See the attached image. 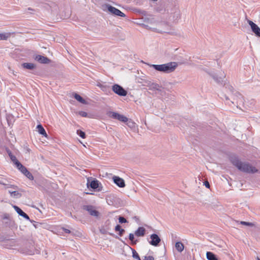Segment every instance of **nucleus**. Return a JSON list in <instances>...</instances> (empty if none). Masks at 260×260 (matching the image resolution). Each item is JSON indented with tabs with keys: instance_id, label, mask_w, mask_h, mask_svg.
Segmentation results:
<instances>
[{
	"instance_id": "b1692460",
	"label": "nucleus",
	"mask_w": 260,
	"mask_h": 260,
	"mask_svg": "<svg viewBox=\"0 0 260 260\" xmlns=\"http://www.w3.org/2000/svg\"><path fill=\"white\" fill-rule=\"evenodd\" d=\"M11 36L10 32L0 34V40H7Z\"/></svg>"
},
{
	"instance_id": "bb28decb",
	"label": "nucleus",
	"mask_w": 260,
	"mask_h": 260,
	"mask_svg": "<svg viewBox=\"0 0 260 260\" xmlns=\"http://www.w3.org/2000/svg\"><path fill=\"white\" fill-rule=\"evenodd\" d=\"M128 238L129 240L131 241L132 244H136L138 242L137 240L135 239L134 235L132 233H130L129 235Z\"/></svg>"
},
{
	"instance_id": "2eb2a0df",
	"label": "nucleus",
	"mask_w": 260,
	"mask_h": 260,
	"mask_svg": "<svg viewBox=\"0 0 260 260\" xmlns=\"http://www.w3.org/2000/svg\"><path fill=\"white\" fill-rule=\"evenodd\" d=\"M211 76L215 81L218 83L223 82L224 78L225 77V75L224 73H223V74L220 77H218L217 75L214 74L212 75Z\"/></svg>"
},
{
	"instance_id": "473e14b6",
	"label": "nucleus",
	"mask_w": 260,
	"mask_h": 260,
	"mask_svg": "<svg viewBox=\"0 0 260 260\" xmlns=\"http://www.w3.org/2000/svg\"><path fill=\"white\" fill-rule=\"evenodd\" d=\"M160 86L158 84H154L153 83L151 85V88L152 89L160 90Z\"/></svg>"
},
{
	"instance_id": "a211bd4d",
	"label": "nucleus",
	"mask_w": 260,
	"mask_h": 260,
	"mask_svg": "<svg viewBox=\"0 0 260 260\" xmlns=\"http://www.w3.org/2000/svg\"><path fill=\"white\" fill-rule=\"evenodd\" d=\"M206 257L208 260H218L216 255L213 252L210 251L207 252Z\"/></svg>"
},
{
	"instance_id": "4c0bfd02",
	"label": "nucleus",
	"mask_w": 260,
	"mask_h": 260,
	"mask_svg": "<svg viewBox=\"0 0 260 260\" xmlns=\"http://www.w3.org/2000/svg\"><path fill=\"white\" fill-rule=\"evenodd\" d=\"M226 88H228L229 91L232 93L234 92V88L230 85H228V86H226Z\"/></svg>"
},
{
	"instance_id": "7ed1b4c3",
	"label": "nucleus",
	"mask_w": 260,
	"mask_h": 260,
	"mask_svg": "<svg viewBox=\"0 0 260 260\" xmlns=\"http://www.w3.org/2000/svg\"><path fill=\"white\" fill-rule=\"evenodd\" d=\"M167 13L170 19L173 21L178 20L180 17V11L179 6L172 4L167 9Z\"/></svg>"
},
{
	"instance_id": "a18cd8bd",
	"label": "nucleus",
	"mask_w": 260,
	"mask_h": 260,
	"mask_svg": "<svg viewBox=\"0 0 260 260\" xmlns=\"http://www.w3.org/2000/svg\"><path fill=\"white\" fill-rule=\"evenodd\" d=\"M104 84H102L101 83H99L97 84V86H99L101 89V87L103 86Z\"/></svg>"
},
{
	"instance_id": "c756f323",
	"label": "nucleus",
	"mask_w": 260,
	"mask_h": 260,
	"mask_svg": "<svg viewBox=\"0 0 260 260\" xmlns=\"http://www.w3.org/2000/svg\"><path fill=\"white\" fill-rule=\"evenodd\" d=\"M77 134L83 139H84L86 137L85 133L81 130H77Z\"/></svg>"
},
{
	"instance_id": "4468645a",
	"label": "nucleus",
	"mask_w": 260,
	"mask_h": 260,
	"mask_svg": "<svg viewBox=\"0 0 260 260\" xmlns=\"http://www.w3.org/2000/svg\"><path fill=\"white\" fill-rule=\"evenodd\" d=\"M154 11L157 13H164L167 11V10H166L164 5L160 4L155 7Z\"/></svg>"
},
{
	"instance_id": "f704fd0d",
	"label": "nucleus",
	"mask_w": 260,
	"mask_h": 260,
	"mask_svg": "<svg viewBox=\"0 0 260 260\" xmlns=\"http://www.w3.org/2000/svg\"><path fill=\"white\" fill-rule=\"evenodd\" d=\"M118 220L119 222L121 223H126L127 222L126 219L122 216H119Z\"/></svg>"
},
{
	"instance_id": "f03ea898",
	"label": "nucleus",
	"mask_w": 260,
	"mask_h": 260,
	"mask_svg": "<svg viewBox=\"0 0 260 260\" xmlns=\"http://www.w3.org/2000/svg\"><path fill=\"white\" fill-rule=\"evenodd\" d=\"M155 70L165 73H171L173 72L178 66L177 62H170L162 64H148Z\"/></svg>"
},
{
	"instance_id": "412c9836",
	"label": "nucleus",
	"mask_w": 260,
	"mask_h": 260,
	"mask_svg": "<svg viewBox=\"0 0 260 260\" xmlns=\"http://www.w3.org/2000/svg\"><path fill=\"white\" fill-rule=\"evenodd\" d=\"M175 248L178 251L181 252L184 248V245L180 242H177L175 244Z\"/></svg>"
},
{
	"instance_id": "0eeeda50",
	"label": "nucleus",
	"mask_w": 260,
	"mask_h": 260,
	"mask_svg": "<svg viewBox=\"0 0 260 260\" xmlns=\"http://www.w3.org/2000/svg\"><path fill=\"white\" fill-rule=\"evenodd\" d=\"M109 116L123 122L128 121V118L126 117L114 112H109Z\"/></svg>"
},
{
	"instance_id": "72a5a7b5",
	"label": "nucleus",
	"mask_w": 260,
	"mask_h": 260,
	"mask_svg": "<svg viewBox=\"0 0 260 260\" xmlns=\"http://www.w3.org/2000/svg\"><path fill=\"white\" fill-rule=\"evenodd\" d=\"M240 223L242 225H247V226H252L254 225L253 223H252L251 222H246V221H241Z\"/></svg>"
},
{
	"instance_id": "cd10ccee",
	"label": "nucleus",
	"mask_w": 260,
	"mask_h": 260,
	"mask_svg": "<svg viewBox=\"0 0 260 260\" xmlns=\"http://www.w3.org/2000/svg\"><path fill=\"white\" fill-rule=\"evenodd\" d=\"M131 250H132L133 253V257L134 258L137 259L138 260H141L138 253L137 252V251L133 248L130 247Z\"/></svg>"
},
{
	"instance_id": "dca6fc26",
	"label": "nucleus",
	"mask_w": 260,
	"mask_h": 260,
	"mask_svg": "<svg viewBox=\"0 0 260 260\" xmlns=\"http://www.w3.org/2000/svg\"><path fill=\"white\" fill-rule=\"evenodd\" d=\"M21 66L24 69L30 70H34V69H35L36 68V66L34 63H32L24 62V63H23L21 64Z\"/></svg>"
},
{
	"instance_id": "39448f33",
	"label": "nucleus",
	"mask_w": 260,
	"mask_h": 260,
	"mask_svg": "<svg viewBox=\"0 0 260 260\" xmlns=\"http://www.w3.org/2000/svg\"><path fill=\"white\" fill-rule=\"evenodd\" d=\"M82 209L87 211L89 214L92 216L98 217L100 213L96 209L95 207L91 205H84L82 206Z\"/></svg>"
},
{
	"instance_id": "a878e982",
	"label": "nucleus",
	"mask_w": 260,
	"mask_h": 260,
	"mask_svg": "<svg viewBox=\"0 0 260 260\" xmlns=\"http://www.w3.org/2000/svg\"><path fill=\"white\" fill-rule=\"evenodd\" d=\"M0 184L6 186V188H12L15 190L18 189V187L17 186L14 185H9V184H6L5 182H4L3 181H0Z\"/></svg>"
},
{
	"instance_id": "f3484780",
	"label": "nucleus",
	"mask_w": 260,
	"mask_h": 260,
	"mask_svg": "<svg viewBox=\"0 0 260 260\" xmlns=\"http://www.w3.org/2000/svg\"><path fill=\"white\" fill-rule=\"evenodd\" d=\"M16 166L18 169L23 174L27 171L26 168L23 166L19 161H17Z\"/></svg>"
},
{
	"instance_id": "a19ab883",
	"label": "nucleus",
	"mask_w": 260,
	"mask_h": 260,
	"mask_svg": "<svg viewBox=\"0 0 260 260\" xmlns=\"http://www.w3.org/2000/svg\"><path fill=\"white\" fill-rule=\"evenodd\" d=\"M124 232H125V230L123 229H121L120 230V231L119 232V235L120 236H122L123 235V233H124Z\"/></svg>"
},
{
	"instance_id": "c03bdc74",
	"label": "nucleus",
	"mask_w": 260,
	"mask_h": 260,
	"mask_svg": "<svg viewBox=\"0 0 260 260\" xmlns=\"http://www.w3.org/2000/svg\"><path fill=\"white\" fill-rule=\"evenodd\" d=\"M135 11L136 12L139 13H142V11L141 10H140V9H136L135 10Z\"/></svg>"
},
{
	"instance_id": "393cba45",
	"label": "nucleus",
	"mask_w": 260,
	"mask_h": 260,
	"mask_svg": "<svg viewBox=\"0 0 260 260\" xmlns=\"http://www.w3.org/2000/svg\"><path fill=\"white\" fill-rule=\"evenodd\" d=\"M233 96L235 98H236V100H237V102H239L243 103V97L240 93L236 92L233 94Z\"/></svg>"
},
{
	"instance_id": "423d86ee",
	"label": "nucleus",
	"mask_w": 260,
	"mask_h": 260,
	"mask_svg": "<svg viewBox=\"0 0 260 260\" xmlns=\"http://www.w3.org/2000/svg\"><path fill=\"white\" fill-rule=\"evenodd\" d=\"M106 7L108 11L113 15L122 17H124L125 16V15L121 11L110 5H107Z\"/></svg>"
},
{
	"instance_id": "aec40b11",
	"label": "nucleus",
	"mask_w": 260,
	"mask_h": 260,
	"mask_svg": "<svg viewBox=\"0 0 260 260\" xmlns=\"http://www.w3.org/2000/svg\"><path fill=\"white\" fill-rule=\"evenodd\" d=\"M9 193L11 194V197L13 198H19L22 196L21 193L16 190H9Z\"/></svg>"
},
{
	"instance_id": "6ab92c4d",
	"label": "nucleus",
	"mask_w": 260,
	"mask_h": 260,
	"mask_svg": "<svg viewBox=\"0 0 260 260\" xmlns=\"http://www.w3.org/2000/svg\"><path fill=\"white\" fill-rule=\"evenodd\" d=\"M37 128L38 129V132L42 135L44 136L45 137H47V134L41 124H38L37 126Z\"/></svg>"
},
{
	"instance_id": "1a4fd4ad",
	"label": "nucleus",
	"mask_w": 260,
	"mask_h": 260,
	"mask_svg": "<svg viewBox=\"0 0 260 260\" xmlns=\"http://www.w3.org/2000/svg\"><path fill=\"white\" fill-rule=\"evenodd\" d=\"M151 241H149V243L154 246H157L159 243L160 242L161 239L159 236L156 234H153L150 236Z\"/></svg>"
},
{
	"instance_id": "f257e3e1",
	"label": "nucleus",
	"mask_w": 260,
	"mask_h": 260,
	"mask_svg": "<svg viewBox=\"0 0 260 260\" xmlns=\"http://www.w3.org/2000/svg\"><path fill=\"white\" fill-rule=\"evenodd\" d=\"M230 160L232 164L242 172L247 173H255L258 172V170L254 167L248 162H242L236 156H231Z\"/></svg>"
},
{
	"instance_id": "37998d69",
	"label": "nucleus",
	"mask_w": 260,
	"mask_h": 260,
	"mask_svg": "<svg viewBox=\"0 0 260 260\" xmlns=\"http://www.w3.org/2000/svg\"><path fill=\"white\" fill-rule=\"evenodd\" d=\"M62 230L66 233H68V234H69L71 233V231L68 230V229H65L64 228H62Z\"/></svg>"
},
{
	"instance_id": "09e8293b",
	"label": "nucleus",
	"mask_w": 260,
	"mask_h": 260,
	"mask_svg": "<svg viewBox=\"0 0 260 260\" xmlns=\"http://www.w3.org/2000/svg\"><path fill=\"white\" fill-rule=\"evenodd\" d=\"M256 260H260V258H259V257L257 256L256 258Z\"/></svg>"
},
{
	"instance_id": "ddd939ff",
	"label": "nucleus",
	"mask_w": 260,
	"mask_h": 260,
	"mask_svg": "<svg viewBox=\"0 0 260 260\" xmlns=\"http://www.w3.org/2000/svg\"><path fill=\"white\" fill-rule=\"evenodd\" d=\"M146 229L142 226L139 227L135 231V235L137 237H143L145 235Z\"/></svg>"
},
{
	"instance_id": "9b49d317",
	"label": "nucleus",
	"mask_w": 260,
	"mask_h": 260,
	"mask_svg": "<svg viewBox=\"0 0 260 260\" xmlns=\"http://www.w3.org/2000/svg\"><path fill=\"white\" fill-rule=\"evenodd\" d=\"M113 180L114 182L119 187H124L125 186L124 180L118 176H113Z\"/></svg>"
},
{
	"instance_id": "79ce46f5",
	"label": "nucleus",
	"mask_w": 260,
	"mask_h": 260,
	"mask_svg": "<svg viewBox=\"0 0 260 260\" xmlns=\"http://www.w3.org/2000/svg\"><path fill=\"white\" fill-rule=\"evenodd\" d=\"M204 184L207 188H209L210 187V184L208 181H206L204 182Z\"/></svg>"
},
{
	"instance_id": "e433bc0d",
	"label": "nucleus",
	"mask_w": 260,
	"mask_h": 260,
	"mask_svg": "<svg viewBox=\"0 0 260 260\" xmlns=\"http://www.w3.org/2000/svg\"><path fill=\"white\" fill-rule=\"evenodd\" d=\"M144 260H154V257L152 256H146Z\"/></svg>"
},
{
	"instance_id": "58836bf2",
	"label": "nucleus",
	"mask_w": 260,
	"mask_h": 260,
	"mask_svg": "<svg viewBox=\"0 0 260 260\" xmlns=\"http://www.w3.org/2000/svg\"><path fill=\"white\" fill-rule=\"evenodd\" d=\"M121 229L122 228H121V226L120 225H119V224H117L115 226V230L116 232H119Z\"/></svg>"
},
{
	"instance_id": "c9c22d12",
	"label": "nucleus",
	"mask_w": 260,
	"mask_h": 260,
	"mask_svg": "<svg viewBox=\"0 0 260 260\" xmlns=\"http://www.w3.org/2000/svg\"><path fill=\"white\" fill-rule=\"evenodd\" d=\"M79 114L82 117H87V113L84 111H79Z\"/></svg>"
},
{
	"instance_id": "7c9ffc66",
	"label": "nucleus",
	"mask_w": 260,
	"mask_h": 260,
	"mask_svg": "<svg viewBox=\"0 0 260 260\" xmlns=\"http://www.w3.org/2000/svg\"><path fill=\"white\" fill-rule=\"evenodd\" d=\"M9 156H10V158H11V160H12V161L14 163V164H15V165H16L17 161H19L17 159L16 157L14 155H12V154H11V153H10L9 154Z\"/></svg>"
},
{
	"instance_id": "ea45409f",
	"label": "nucleus",
	"mask_w": 260,
	"mask_h": 260,
	"mask_svg": "<svg viewBox=\"0 0 260 260\" xmlns=\"http://www.w3.org/2000/svg\"><path fill=\"white\" fill-rule=\"evenodd\" d=\"M127 125L129 127H133V126H134L135 123L129 121L128 123H127Z\"/></svg>"
},
{
	"instance_id": "9d476101",
	"label": "nucleus",
	"mask_w": 260,
	"mask_h": 260,
	"mask_svg": "<svg viewBox=\"0 0 260 260\" xmlns=\"http://www.w3.org/2000/svg\"><path fill=\"white\" fill-rule=\"evenodd\" d=\"M34 58L41 63L48 64L51 62V60L48 57L40 55H36Z\"/></svg>"
},
{
	"instance_id": "49530a36",
	"label": "nucleus",
	"mask_w": 260,
	"mask_h": 260,
	"mask_svg": "<svg viewBox=\"0 0 260 260\" xmlns=\"http://www.w3.org/2000/svg\"><path fill=\"white\" fill-rule=\"evenodd\" d=\"M224 96H225L226 100H229V98L226 95H225Z\"/></svg>"
},
{
	"instance_id": "5701e85b",
	"label": "nucleus",
	"mask_w": 260,
	"mask_h": 260,
	"mask_svg": "<svg viewBox=\"0 0 260 260\" xmlns=\"http://www.w3.org/2000/svg\"><path fill=\"white\" fill-rule=\"evenodd\" d=\"M74 97L77 101H78L80 103L83 104H86V101L84 99H83L79 94L77 93H75Z\"/></svg>"
},
{
	"instance_id": "2f4dec72",
	"label": "nucleus",
	"mask_w": 260,
	"mask_h": 260,
	"mask_svg": "<svg viewBox=\"0 0 260 260\" xmlns=\"http://www.w3.org/2000/svg\"><path fill=\"white\" fill-rule=\"evenodd\" d=\"M110 86L109 85H103V86L101 87V89L105 91V92H107V91H108L110 90Z\"/></svg>"
},
{
	"instance_id": "c85d7f7f",
	"label": "nucleus",
	"mask_w": 260,
	"mask_h": 260,
	"mask_svg": "<svg viewBox=\"0 0 260 260\" xmlns=\"http://www.w3.org/2000/svg\"><path fill=\"white\" fill-rule=\"evenodd\" d=\"M24 175L30 180H32L34 179L32 174L30 172H29L28 170L26 172H25Z\"/></svg>"
},
{
	"instance_id": "6e6552de",
	"label": "nucleus",
	"mask_w": 260,
	"mask_h": 260,
	"mask_svg": "<svg viewBox=\"0 0 260 260\" xmlns=\"http://www.w3.org/2000/svg\"><path fill=\"white\" fill-rule=\"evenodd\" d=\"M248 23L250 26L251 30L256 36L260 37V28L253 21L248 20Z\"/></svg>"
},
{
	"instance_id": "20e7f679",
	"label": "nucleus",
	"mask_w": 260,
	"mask_h": 260,
	"mask_svg": "<svg viewBox=\"0 0 260 260\" xmlns=\"http://www.w3.org/2000/svg\"><path fill=\"white\" fill-rule=\"evenodd\" d=\"M113 91L119 96H125L127 95V92L121 86L118 84H114L112 86Z\"/></svg>"
},
{
	"instance_id": "f8f14e48",
	"label": "nucleus",
	"mask_w": 260,
	"mask_h": 260,
	"mask_svg": "<svg viewBox=\"0 0 260 260\" xmlns=\"http://www.w3.org/2000/svg\"><path fill=\"white\" fill-rule=\"evenodd\" d=\"M13 208H14L15 210L16 211V212L20 215L22 217H23L24 218H25L27 220H30L31 222H32L30 219L29 216L24 213L19 207L14 205Z\"/></svg>"
},
{
	"instance_id": "4be33fe9",
	"label": "nucleus",
	"mask_w": 260,
	"mask_h": 260,
	"mask_svg": "<svg viewBox=\"0 0 260 260\" xmlns=\"http://www.w3.org/2000/svg\"><path fill=\"white\" fill-rule=\"evenodd\" d=\"M88 187L90 186L92 189H96L99 187V182L98 180H93L91 181L90 183V184H88V183H87Z\"/></svg>"
},
{
	"instance_id": "de8ad7c7",
	"label": "nucleus",
	"mask_w": 260,
	"mask_h": 260,
	"mask_svg": "<svg viewBox=\"0 0 260 260\" xmlns=\"http://www.w3.org/2000/svg\"><path fill=\"white\" fill-rule=\"evenodd\" d=\"M28 10H30V11H33V10L32 9H31L30 8H28L27 9Z\"/></svg>"
}]
</instances>
